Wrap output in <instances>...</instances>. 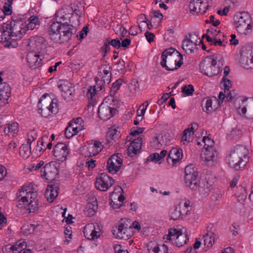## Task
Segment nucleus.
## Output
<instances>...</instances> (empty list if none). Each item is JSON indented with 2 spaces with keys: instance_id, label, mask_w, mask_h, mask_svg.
<instances>
[{
  "instance_id": "f257e3e1",
  "label": "nucleus",
  "mask_w": 253,
  "mask_h": 253,
  "mask_svg": "<svg viewBox=\"0 0 253 253\" xmlns=\"http://www.w3.org/2000/svg\"><path fill=\"white\" fill-rule=\"evenodd\" d=\"M76 32V28L68 24L52 23L48 29V34L55 43H63L68 42Z\"/></svg>"
},
{
  "instance_id": "f03ea898",
  "label": "nucleus",
  "mask_w": 253,
  "mask_h": 253,
  "mask_svg": "<svg viewBox=\"0 0 253 253\" xmlns=\"http://www.w3.org/2000/svg\"><path fill=\"white\" fill-rule=\"evenodd\" d=\"M248 150L242 145L232 147L226 156V161L229 166L236 170H241L245 168L247 163Z\"/></svg>"
},
{
  "instance_id": "7ed1b4c3",
  "label": "nucleus",
  "mask_w": 253,
  "mask_h": 253,
  "mask_svg": "<svg viewBox=\"0 0 253 253\" xmlns=\"http://www.w3.org/2000/svg\"><path fill=\"white\" fill-rule=\"evenodd\" d=\"M57 100L52 99L47 94H43L39 101V112L45 118L53 116L57 112Z\"/></svg>"
},
{
  "instance_id": "20e7f679",
  "label": "nucleus",
  "mask_w": 253,
  "mask_h": 253,
  "mask_svg": "<svg viewBox=\"0 0 253 253\" xmlns=\"http://www.w3.org/2000/svg\"><path fill=\"white\" fill-rule=\"evenodd\" d=\"M217 57L214 55L208 56L205 58L200 64V69L204 75L212 77L218 75L222 71V67L223 66L221 62V66H219L220 61L218 60V64L217 66Z\"/></svg>"
},
{
  "instance_id": "39448f33",
  "label": "nucleus",
  "mask_w": 253,
  "mask_h": 253,
  "mask_svg": "<svg viewBox=\"0 0 253 253\" xmlns=\"http://www.w3.org/2000/svg\"><path fill=\"white\" fill-rule=\"evenodd\" d=\"M233 18L235 28L240 34L247 35L252 32L253 23L248 13L240 12L234 15Z\"/></svg>"
},
{
  "instance_id": "423d86ee",
  "label": "nucleus",
  "mask_w": 253,
  "mask_h": 253,
  "mask_svg": "<svg viewBox=\"0 0 253 253\" xmlns=\"http://www.w3.org/2000/svg\"><path fill=\"white\" fill-rule=\"evenodd\" d=\"M234 104L239 114L248 119H253V98L236 100Z\"/></svg>"
},
{
  "instance_id": "0eeeda50",
  "label": "nucleus",
  "mask_w": 253,
  "mask_h": 253,
  "mask_svg": "<svg viewBox=\"0 0 253 253\" xmlns=\"http://www.w3.org/2000/svg\"><path fill=\"white\" fill-rule=\"evenodd\" d=\"M110 100H111L113 102L115 101H117L112 96L105 98L103 103L99 106L98 110V115L101 120H107L112 117L116 113V109L110 106L112 103L109 102Z\"/></svg>"
},
{
  "instance_id": "6e6552de",
  "label": "nucleus",
  "mask_w": 253,
  "mask_h": 253,
  "mask_svg": "<svg viewBox=\"0 0 253 253\" xmlns=\"http://www.w3.org/2000/svg\"><path fill=\"white\" fill-rule=\"evenodd\" d=\"M239 62L244 68H253V46L246 45L241 48Z\"/></svg>"
},
{
  "instance_id": "1a4fd4ad",
  "label": "nucleus",
  "mask_w": 253,
  "mask_h": 253,
  "mask_svg": "<svg viewBox=\"0 0 253 253\" xmlns=\"http://www.w3.org/2000/svg\"><path fill=\"white\" fill-rule=\"evenodd\" d=\"M185 182L186 186L191 190H196L198 187V172L194 166L190 164L185 168Z\"/></svg>"
},
{
  "instance_id": "9d476101",
  "label": "nucleus",
  "mask_w": 253,
  "mask_h": 253,
  "mask_svg": "<svg viewBox=\"0 0 253 253\" xmlns=\"http://www.w3.org/2000/svg\"><path fill=\"white\" fill-rule=\"evenodd\" d=\"M58 169L53 162H50L45 164L43 169H42L41 175L51 184L54 182V181L58 175Z\"/></svg>"
},
{
  "instance_id": "9b49d317",
  "label": "nucleus",
  "mask_w": 253,
  "mask_h": 253,
  "mask_svg": "<svg viewBox=\"0 0 253 253\" xmlns=\"http://www.w3.org/2000/svg\"><path fill=\"white\" fill-rule=\"evenodd\" d=\"M212 0H192L189 5L190 11L192 14H204L209 8Z\"/></svg>"
},
{
  "instance_id": "f8f14e48",
  "label": "nucleus",
  "mask_w": 253,
  "mask_h": 253,
  "mask_svg": "<svg viewBox=\"0 0 253 253\" xmlns=\"http://www.w3.org/2000/svg\"><path fill=\"white\" fill-rule=\"evenodd\" d=\"M114 183V179L105 173H101L97 177L95 183V187L100 191H106Z\"/></svg>"
},
{
  "instance_id": "ddd939ff",
  "label": "nucleus",
  "mask_w": 253,
  "mask_h": 253,
  "mask_svg": "<svg viewBox=\"0 0 253 253\" xmlns=\"http://www.w3.org/2000/svg\"><path fill=\"white\" fill-rule=\"evenodd\" d=\"M44 55H42L34 50L30 51L27 55V60L30 68L36 69L42 65V59Z\"/></svg>"
},
{
  "instance_id": "4468645a",
  "label": "nucleus",
  "mask_w": 253,
  "mask_h": 253,
  "mask_svg": "<svg viewBox=\"0 0 253 253\" xmlns=\"http://www.w3.org/2000/svg\"><path fill=\"white\" fill-rule=\"evenodd\" d=\"M58 87L61 90L62 96L65 100L70 101L73 99L75 89L74 85L71 83L67 81H61Z\"/></svg>"
},
{
  "instance_id": "2eb2a0df",
  "label": "nucleus",
  "mask_w": 253,
  "mask_h": 253,
  "mask_svg": "<svg viewBox=\"0 0 253 253\" xmlns=\"http://www.w3.org/2000/svg\"><path fill=\"white\" fill-rule=\"evenodd\" d=\"M122 162L120 154L118 153L112 155L107 161V168L109 172L116 173L120 170Z\"/></svg>"
},
{
  "instance_id": "dca6fc26",
  "label": "nucleus",
  "mask_w": 253,
  "mask_h": 253,
  "mask_svg": "<svg viewBox=\"0 0 253 253\" xmlns=\"http://www.w3.org/2000/svg\"><path fill=\"white\" fill-rule=\"evenodd\" d=\"M32 190H35V188L34 185L32 183L25 185L19 189L18 193H17V199L21 197L20 203L23 202L24 205L28 206L29 201H30V195L28 194L31 193Z\"/></svg>"
},
{
  "instance_id": "f3484780",
  "label": "nucleus",
  "mask_w": 253,
  "mask_h": 253,
  "mask_svg": "<svg viewBox=\"0 0 253 253\" xmlns=\"http://www.w3.org/2000/svg\"><path fill=\"white\" fill-rule=\"evenodd\" d=\"M217 152L214 148L205 149L204 152L201 154L202 160L206 163L209 166H212L217 162Z\"/></svg>"
},
{
  "instance_id": "a211bd4d",
  "label": "nucleus",
  "mask_w": 253,
  "mask_h": 253,
  "mask_svg": "<svg viewBox=\"0 0 253 253\" xmlns=\"http://www.w3.org/2000/svg\"><path fill=\"white\" fill-rule=\"evenodd\" d=\"M68 154L67 146L65 144L59 143L54 146L53 155L56 160L61 162L65 161Z\"/></svg>"
},
{
  "instance_id": "6ab92c4d",
  "label": "nucleus",
  "mask_w": 253,
  "mask_h": 253,
  "mask_svg": "<svg viewBox=\"0 0 253 253\" xmlns=\"http://www.w3.org/2000/svg\"><path fill=\"white\" fill-rule=\"evenodd\" d=\"M168 65L166 64V66L163 64L161 65L165 68L167 71H173L179 68L183 64V57L182 55L176 56L173 54L172 57H169L167 59Z\"/></svg>"
},
{
  "instance_id": "aec40b11",
  "label": "nucleus",
  "mask_w": 253,
  "mask_h": 253,
  "mask_svg": "<svg viewBox=\"0 0 253 253\" xmlns=\"http://www.w3.org/2000/svg\"><path fill=\"white\" fill-rule=\"evenodd\" d=\"M71 9L70 7H64L60 8L56 13L57 21L61 24H68L71 16Z\"/></svg>"
},
{
  "instance_id": "412c9836",
  "label": "nucleus",
  "mask_w": 253,
  "mask_h": 253,
  "mask_svg": "<svg viewBox=\"0 0 253 253\" xmlns=\"http://www.w3.org/2000/svg\"><path fill=\"white\" fill-rule=\"evenodd\" d=\"M59 184L58 182L51 183L47 186L45 196L49 202H52L58 195Z\"/></svg>"
},
{
  "instance_id": "4be33fe9",
  "label": "nucleus",
  "mask_w": 253,
  "mask_h": 253,
  "mask_svg": "<svg viewBox=\"0 0 253 253\" xmlns=\"http://www.w3.org/2000/svg\"><path fill=\"white\" fill-rule=\"evenodd\" d=\"M103 148L102 143L98 141H94L93 143L89 144L84 152L85 157H91L97 155Z\"/></svg>"
},
{
  "instance_id": "5701e85b",
  "label": "nucleus",
  "mask_w": 253,
  "mask_h": 253,
  "mask_svg": "<svg viewBox=\"0 0 253 253\" xmlns=\"http://www.w3.org/2000/svg\"><path fill=\"white\" fill-rule=\"evenodd\" d=\"M142 143V138L137 137L134 139L129 144L127 149V153L129 156L133 157L136 155L137 153L140 151L141 149Z\"/></svg>"
},
{
  "instance_id": "b1692460",
  "label": "nucleus",
  "mask_w": 253,
  "mask_h": 253,
  "mask_svg": "<svg viewBox=\"0 0 253 253\" xmlns=\"http://www.w3.org/2000/svg\"><path fill=\"white\" fill-rule=\"evenodd\" d=\"M182 157V150L177 148H172L169 152L167 162L169 164L174 166L179 162Z\"/></svg>"
},
{
  "instance_id": "393cba45",
  "label": "nucleus",
  "mask_w": 253,
  "mask_h": 253,
  "mask_svg": "<svg viewBox=\"0 0 253 253\" xmlns=\"http://www.w3.org/2000/svg\"><path fill=\"white\" fill-rule=\"evenodd\" d=\"M15 25L16 22L14 20H12L9 24H6V25L3 28L2 37L6 41H8L12 37L16 36V33L14 31Z\"/></svg>"
},
{
  "instance_id": "a878e982",
  "label": "nucleus",
  "mask_w": 253,
  "mask_h": 253,
  "mask_svg": "<svg viewBox=\"0 0 253 253\" xmlns=\"http://www.w3.org/2000/svg\"><path fill=\"white\" fill-rule=\"evenodd\" d=\"M35 48L33 50L42 55H44V50L47 45L46 40L42 37H37L35 38Z\"/></svg>"
},
{
  "instance_id": "bb28decb",
  "label": "nucleus",
  "mask_w": 253,
  "mask_h": 253,
  "mask_svg": "<svg viewBox=\"0 0 253 253\" xmlns=\"http://www.w3.org/2000/svg\"><path fill=\"white\" fill-rule=\"evenodd\" d=\"M212 189V185L207 180H202L198 184V191L202 197L208 196Z\"/></svg>"
},
{
  "instance_id": "cd10ccee",
  "label": "nucleus",
  "mask_w": 253,
  "mask_h": 253,
  "mask_svg": "<svg viewBox=\"0 0 253 253\" xmlns=\"http://www.w3.org/2000/svg\"><path fill=\"white\" fill-rule=\"evenodd\" d=\"M98 209V205L96 198L93 197L88 200V203L86 207V212L88 216H93Z\"/></svg>"
},
{
  "instance_id": "c85d7f7f",
  "label": "nucleus",
  "mask_w": 253,
  "mask_h": 253,
  "mask_svg": "<svg viewBox=\"0 0 253 253\" xmlns=\"http://www.w3.org/2000/svg\"><path fill=\"white\" fill-rule=\"evenodd\" d=\"M11 95V87L5 83H0V100H7Z\"/></svg>"
},
{
  "instance_id": "c756f323",
  "label": "nucleus",
  "mask_w": 253,
  "mask_h": 253,
  "mask_svg": "<svg viewBox=\"0 0 253 253\" xmlns=\"http://www.w3.org/2000/svg\"><path fill=\"white\" fill-rule=\"evenodd\" d=\"M148 250L149 253L152 251L155 253H168V248L167 246L163 244L159 246L153 242L148 245Z\"/></svg>"
},
{
  "instance_id": "7c9ffc66",
  "label": "nucleus",
  "mask_w": 253,
  "mask_h": 253,
  "mask_svg": "<svg viewBox=\"0 0 253 253\" xmlns=\"http://www.w3.org/2000/svg\"><path fill=\"white\" fill-rule=\"evenodd\" d=\"M176 56L182 55L178 51L174 48H170L168 49L165 50L163 52L161 56L162 61L161 62V65H164L166 66V63L167 62V59L169 58V57H172L173 54Z\"/></svg>"
},
{
  "instance_id": "2f4dec72",
  "label": "nucleus",
  "mask_w": 253,
  "mask_h": 253,
  "mask_svg": "<svg viewBox=\"0 0 253 253\" xmlns=\"http://www.w3.org/2000/svg\"><path fill=\"white\" fill-rule=\"evenodd\" d=\"M26 23V20L25 18H22L20 16H17V27L18 26L20 30L17 33V40L21 39L26 34L27 29L24 26V24Z\"/></svg>"
},
{
  "instance_id": "473e14b6",
  "label": "nucleus",
  "mask_w": 253,
  "mask_h": 253,
  "mask_svg": "<svg viewBox=\"0 0 253 253\" xmlns=\"http://www.w3.org/2000/svg\"><path fill=\"white\" fill-rule=\"evenodd\" d=\"M170 219L173 220L183 218L184 214L182 212L180 205L171 208L169 210Z\"/></svg>"
},
{
  "instance_id": "72a5a7b5",
  "label": "nucleus",
  "mask_w": 253,
  "mask_h": 253,
  "mask_svg": "<svg viewBox=\"0 0 253 253\" xmlns=\"http://www.w3.org/2000/svg\"><path fill=\"white\" fill-rule=\"evenodd\" d=\"M128 228L125 226L124 224H120L117 229V237L118 238L122 239H128L131 236L130 234L128 232Z\"/></svg>"
},
{
  "instance_id": "f704fd0d",
  "label": "nucleus",
  "mask_w": 253,
  "mask_h": 253,
  "mask_svg": "<svg viewBox=\"0 0 253 253\" xmlns=\"http://www.w3.org/2000/svg\"><path fill=\"white\" fill-rule=\"evenodd\" d=\"M196 46L197 45H196L194 42H192L190 40H188L187 36H186L185 39L182 42V48L188 54L192 53L194 51Z\"/></svg>"
},
{
  "instance_id": "c9c22d12",
  "label": "nucleus",
  "mask_w": 253,
  "mask_h": 253,
  "mask_svg": "<svg viewBox=\"0 0 253 253\" xmlns=\"http://www.w3.org/2000/svg\"><path fill=\"white\" fill-rule=\"evenodd\" d=\"M188 240V235L181 232L175 238L173 244L177 247H181L185 245Z\"/></svg>"
},
{
  "instance_id": "e433bc0d",
  "label": "nucleus",
  "mask_w": 253,
  "mask_h": 253,
  "mask_svg": "<svg viewBox=\"0 0 253 253\" xmlns=\"http://www.w3.org/2000/svg\"><path fill=\"white\" fill-rule=\"evenodd\" d=\"M39 209V204L38 200H31L29 201L28 206L26 208L23 209V214L33 213L38 211Z\"/></svg>"
},
{
  "instance_id": "4c0bfd02",
  "label": "nucleus",
  "mask_w": 253,
  "mask_h": 253,
  "mask_svg": "<svg viewBox=\"0 0 253 253\" xmlns=\"http://www.w3.org/2000/svg\"><path fill=\"white\" fill-rule=\"evenodd\" d=\"M31 153V146L29 144H22L19 148V155L23 159L28 158Z\"/></svg>"
},
{
  "instance_id": "58836bf2",
  "label": "nucleus",
  "mask_w": 253,
  "mask_h": 253,
  "mask_svg": "<svg viewBox=\"0 0 253 253\" xmlns=\"http://www.w3.org/2000/svg\"><path fill=\"white\" fill-rule=\"evenodd\" d=\"M4 5L3 7L2 12L3 15L0 16V18L2 20L4 18L5 15H9L12 13V7L11 4L13 2V0H4Z\"/></svg>"
},
{
  "instance_id": "ea45409f",
  "label": "nucleus",
  "mask_w": 253,
  "mask_h": 253,
  "mask_svg": "<svg viewBox=\"0 0 253 253\" xmlns=\"http://www.w3.org/2000/svg\"><path fill=\"white\" fill-rule=\"evenodd\" d=\"M28 24H24V26L28 30H33L37 25H39V18L37 16L33 15L28 19Z\"/></svg>"
},
{
  "instance_id": "a19ab883",
  "label": "nucleus",
  "mask_w": 253,
  "mask_h": 253,
  "mask_svg": "<svg viewBox=\"0 0 253 253\" xmlns=\"http://www.w3.org/2000/svg\"><path fill=\"white\" fill-rule=\"evenodd\" d=\"M213 233L211 232H208L203 236V240L205 245L208 247H211L214 242V238Z\"/></svg>"
},
{
  "instance_id": "79ce46f5",
  "label": "nucleus",
  "mask_w": 253,
  "mask_h": 253,
  "mask_svg": "<svg viewBox=\"0 0 253 253\" xmlns=\"http://www.w3.org/2000/svg\"><path fill=\"white\" fill-rule=\"evenodd\" d=\"M80 15L78 13H76V14L71 13L68 25H72L73 27L76 28L77 26H79L80 24Z\"/></svg>"
},
{
  "instance_id": "37998d69",
  "label": "nucleus",
  "mask_w": 253,
  "mask_h": 253,
  "mask_svg": "<svg viewBox=\"0 0 253 253\" xmlns=\"http://www.w3.org/2000/svg\"><path fill=\"white\" fill-rule=\"evenodd\" d=\"M218 34H220L222 37L224 38V36L223 34H221L220 31L219 30L218 31ZM227 42L225 41L224 39L221 40L220 36H218V34H217L214 37V41L213 43H211V45H214L215 46H225Z\"/></svg>"
},
{
  "instance_id": "c03bdc74",
  "label": "nucleus",
  "mask_w": 253,
  "mask_h": 253,
  "mask_svg": "<svg viewBox=\"0 0 253 253\" xmlns=\"http://www.w3.org/2000/svg\"><path fill=\"white\" fill-rule=\"evenodd\" d=\"M167 153V151L163 150L160 154L155 153L151 155L149 157L151 161L159 162L166 156Z\"/></svg>"
},
{
  "instance_id": "a18cd8bd",
  "label": "nucleus",
  "mask_w": 253,
  "mask_h": 253,
  "mask_svg": "<svg viewBox=\"0 0 253 253\" xmlns=\"http://www.w3.org/2000/svg\"><path fill=\"white\" fill-rule=\"evenodd\" d=\"M193 134L194 133L190 130V127L184 130L181 138V141L183 142V144H185V142L188 143L190 142Z\"/></svg>"
},
{
  "instance_id": "49530a36",
  "label": "nucleus",
  "mask_w": 253,
  "mask_h": 253,
  "mask_svg": "<svg viewBox=\"0 0 253 253\" xmlns=\"http://www.w3.org/2000/svg\"><path fill=\"white\" fill-rule=\"evenodd\" d=\"M16 126L15 123L12 122L11 124H8L7 125V126L4 129V132L6 135L12 136L14 137L15 133Z\"/></svg>"
},
{
  "instance_id": "de8ad7c7",
  "label": "nucleus",
  "mask_w": 253,
  "mask_h": 253,
  "mask_svg": "<svg viewBox=\"0 0 253 253\" xmlns=\"http://www.w3.org/2000/svg\"><path fill=\"white\" fill-rule=\"evenodd\" d=\"M37 227L38 225L34 224H25L22 227L21 231L25 235H28L33 232Z\"/></svg>"
},
{
  "instance_id": "09e8293b",
  "label": "nucleus",
  "mask_w": 253,
  "mask_h": 253,
  "mask_svg": "<svg viewBox=\"0 0 253 253\" xmlns=\"http://www.w3.org/2000/svg\"><path fill=\"white\" fill-rule=\"evenodd\" d=\"M212 101L210 98H207L206 99L205 106L206 110L203 108V110L207 113H211L215 110L216 108H213L212 106Z\"/></svg>"
},
{
  "instance_id": "8fccbe9b",
  "label": "nucleus",
  "mask_w": 253,
  "mask_h": 253,
  "mask_svg": "<svg viewBox=\"0 0 253 253\" xmlns=\"http://www.w3.org/2000/svg\"><path fill=\"white\" fill-rule=\"evenodd\" d=\"M220 84L224 87L225 93H226V91H228L232 86L230 81L225 77H223Z\"/></svg>"
},
{
  "instance_id": "3c124183",
  "label": "nucleus",
  "mask_w": 253,
  "mask_h": 253,
  "mask_svg": "<svg viewBox=\"0 0 253 253\" xmlns=\"http://www.w3.org/2000/svg\"><path fill=\"white\" fill-rule=\"evenodd\" d=\"M123 82V81L122 79H119L112 84L110 91L113 95L115 94L117 90L120 88V86L122 84Z\"/></svg>"
},
{
  "instance_id": "603ef678",
  "label": "nucleus",
  "mask_w": 253,
  "mask_h": 253,
  "mask_svg": "<svg viewBox=\"0 0 253 253\" xmlns=\"http://www.w3.org/2000/svg\"><path fill=\"white\" fill-rule=\"evenodd\" d=\"M203 141L205 143L204 149H207L209 148H213L214 142L213 140L211 139L208 136H204L203 139Z\"/></svg>"
},
{
  "instance_id": "864d4df0",
  "label": "nucleus",
  "mask_w": 253,
  "mask_h": 253,
  "mask_svg": "<svg viewBox=\"0 0 253 253\" xmlns=\"http://www.w3.org/2000/svg\"><path fill=\"white\" fill-rule=\"evenodd\" d=\"M16 251V245L15 244H8L2 248V252L4 253H15Z\"/></svg>"
},
{
  "instance_id": "5fc2aeb1",
  "label": "nucleus",
  "mask_w": 253,
  "mask_h": 253,
  "mask_svg": "<svg viewBox=\"0 0 253 253\" xmlns=\"http://www.w3.org/2000/svg\"><path fill=\"white\" fill-rule=\"evenodd\" d=\"M194 91V87L191 84L185 85L182 87V92L187 96L192 95Z\"/></svg>"
},
{
  "instance_id": "6e6d98bb",
  "label": "nucleus",
  "mask_w": 253,
  "mask_h": 253,
  "mask_svg": "<svg viewBox=\"0 0 253 253\" xmlns=\"http://www.w3.org/2000/svg\"><path fill=\"white\" fill-rule=\"evenodd\" d=\"M17 242V253H21V252L27 248V243L25 241L19 240Z\"/></svg>"
},
{
  "instance_id": "4d7b16f0",
  "label": "nucleus",
  "mask_w": 253,
  "mask_h": 253,
  "mask_svg": "<svg viewBox=\"0 0 253 253\" xmlns=\"http://www.w3.org/2000/svg\"><path fill=\"white\" fill-rule=\"evenodd\" d=\"M91 224H93V227L92 229H90L91 232L89 233V236L91 238V240H94L98 238L100 236V234L98 233V231H97L96 227L94 225V223Z\"/></svg>"
},
{
  "instance_id": "13d9d810",
  "label": "nucleus",
  "mask_w": 253,
  "mask_h": 253,
  "mask_svg": "<svg viewBox=\"0 0 253 253\" xmlns=\"http://www.w3.org/2000/svg\"><path fill=\"white\" fill-rule=\"evenodd\" d=\"M103 73L104 74V76H103L102 79L104 83H107L108 84H109L111 82V77L112 75L111 73L107 70H104L103 71Z\"/></svg>"
},
{
  "instance_id": "bf43d9fd",
  "label": "nucleus",
  "mask_w": 253,
  "mask_h": 253,
  "mask_svg": "<svg viewBox=\"0 0 253 253\" xmlns=\"http://www.w3.org/2000/svg\"><path fill=\"white\" fill-rule=\"evenodd\" d=\"M144 130V127H134L131 129L130 132L129 134L130 135L132 136L139 135V134L142 133Z\"/></svg>"
},
{
  "instance_id": "052dcab7",
  "label": "nucleus",
  "mask_w": 253,
  "mask_h": 253,
  "mask_svg": "<svg viewBox=\"0 0 253 253\" xmlns=\"http://www.w3.org/2000/svg\"><path fill=\"white\" fill-rule=\"evenodd\" d=\"M84 124V121L82 120L81 118H77L76 119H73L70 121L69 124L72 126H74L75 125V126H84L83 125Z\"/></svg>"
},
{
  "instance_id": "680f3d73",
  "label": "nucleus",
  "mask_w": 253,
  "mask_h": 253,
  "mask_svg": "<svg viewBox=\"0 0 253 253\" xmlns=\"http://www.w3.org/2000/svg\"><path fill=\"white\" fill-rule=\"evenodd\" d=\"M96 94V88L95 86H90V88L88 89L87 92V96L89 100H92Z\"/></svg>"
},
{
  "instance_id": "e2e57ef3",
  "label": "nucleus",
  "mask_w": 253,
  "mask_h": 253,
  "mask_svg": "<svg viewBox=\"0 0 253 253\" xmlns=\"http://www.w3.org/2000/svg\"><path fill=\"white\" fill-rule=\"evenodd\" d=\"M93 224H88L86 225L84 228V236L88 239L91 240V238L89 237V235L91 230L90 229H92Z\"/></svg>"
},
{
  "instance_id": "0e129e2a",
  "label": "nucleus",
  "mask_w": 253,
  "mask_h": 253,
  "mask_svg": "<svg viewBox=\"0 0 253 253\" xmlns=\"http://www.w3.org/2000/svg\"><path fill=\"white\" fill-rule=\"evenodd\" d=\"M182 232L180 230H178L174 228H170L169 230V236L173 237V239H175L176 236L181 233Z\"/></svg>"
},
{
  "instance_id": "69168bd1",
  "label": "nucleus",
  "mask_w": 253,
  "mask_h": 253,
  "mask_svg": "<svg viewBox=\"0 0 253 253\" xmlns=\"http://www.w3.org/2000/svg\"><path fill=\"white\" fill-rule=\"evenodd\" d=\"M88 32V28L86 26H84L82 29V31L80 32L79 35H77V37L80 40L83 39L85 36H86Z\"/></svg>"
},
{
  "instance_id": "338daca9",
  "label": "nucleus",
  "mask_w": 253,
  "mask_h": 253,
  "mask_svg": "<svg viewBox=\"0 0 253 253\" xmlns=\"http://www.w3.org/2000/svg\"><path fill=\"white\" fill-rule=\"evenodd\" d=\"M110 42H105L103 46L102 47V51L103 53V57L106 55L107 53L110 50Z\"/></svg>"
},
{
  "instance_id": "774afa93",
  "label": "nucleus",
  "mask_w": 253,
  "mask_h": 253,
  "mask_svg": "<svg viewBox=\"0 0 253 253\" xmlns=\"http://www.w3.org/2000/svg\"><path fill=\"white\" fill-rule=\"evenodd\" d=\"M115 253H128L127 250L123 249L119 244L116 245L114 247Z\"/></svg>"
}]
</instances>
